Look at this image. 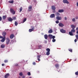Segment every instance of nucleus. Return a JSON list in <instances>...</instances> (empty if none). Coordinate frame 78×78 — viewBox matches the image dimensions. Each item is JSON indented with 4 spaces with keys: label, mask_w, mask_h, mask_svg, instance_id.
I'll return each instance as SVG.
<instances>
[{
    "label": "nucleus",
    "mask_w": 78,
    "mask_h": 78,
    "mask_svg": "<svg viewBox=\"0 0 78 78\" xmlns=\"http://www.w3.org/2000/svg\"><path fill=\"white\" fill-rule=\"evenodd\" d=\"M75 33V29H72L70 32H69V34L70 36H73V33Z\"/></svg>",
    "instance_id": "obj_1"
},
{
    "label": "nucleus",
    "mask_w": 78,
    "mask_h": 78,
    "mask_svg": "<svg viewBox=\"0 0 78 78\" xmlns=\"http://www.w3.org/2000/svg\"><path fill=\"white\" fill-rule=\"evenodd\" d=\"M10 12L12 14H16V12L14 11V10L12 8H11L10 9Z\"/></svg>",
    "instance_id": "obj_2"
},
{
    "label": "nucleus",
    "mask_w": 78,
    "mask_h": 78,
    "mask_svg": "<svg viewBox=\"0 0 78 78\" xmlns=\"http://www.w3.org/2000/svg\"><path fill=\"white\" fill-rule=\"evenodd\" d=\"M32 6L30 5V6H29V7H28V11H29V12H30V11H31L32 10Z\"/></svg>",
    "instance_id": "obj_3"
},
{
    "label": "nucleus",
    "mask_w": 78,
    "mask_h": 78,
    "mask_svg": "<svg viewBox=\"0 0 78 78\" xmlns=\"http://www.w3.org/2000/svg\"><path fill=\"white\" fill-rule=\"evenodd\" d=\"M9 42H10V40L8 38H6V44L7 45L9 43Z\"/></svg>",
    "instance_id": "obj_4"
},
{
    "label": "nucleus",
    "mask_w": 78,
    "mask_h": 78,
    "mask_svg": "<svg viewBox=\"0 0 78 78\" xmlns=\"http://www.w3.org/2000/svg\"><path fill=\"white\" fill-rule=\"evenodd\" d=\"M56 19L58 20H60L62 19V18H61V16H58L56 17Z\"/></svg>",
    "instance_id": "obj_5"
},
{
    "label": "nucleus",
    "mask_w": 78,
    "mask_h": 78,
    "mask_svg": "<svg viewBox=\"0 0 78 78\" xmlns=\"http://www.w3.org/2000/svg\"><path fill=\"white\" fill-rule=\"evenodd\" d=\"M63 2L64 3H66L67 4H69V2L67 0H63Z\"/></svg>",
    "instance_id": "obj_6"
},
{
    "label": "nucleus",
    "mask_w": 78,
    "mask_h": 78,
    "mask_svg": "<svg viewBox=\"0 0 78 78\" xmlns=\"http://www.w3.org/2000/svg\"><path fill=\"white\" fill-rule=\"evenodd\" d=\"M60 32L62 33H66V30H64L63 29H61L60 30Z\"/></svg>",
    "instance_id": "obj_7"
},
{
    "label": "nucleus",
    "mask_w": 78,
    "mask_h": 78,
    "mask_svg": "<svg viewBox=\"0 0 78 78\" xmlns=\"http://www.w3.org/2000/svg\"><path fill=\"white\" fill-rule=\"evenodd\" d=\"M58 25L59 27H63L64 26V25L61 23H59Z\"/></svg>",
    "instance_id": "obj_8"
},
{
    "label": "nucleus",
    "mask_w": 78,
    "mask_h": 78,
    "mask_svg": "<svg viewBox=\"0 0 78 78\" xmlns=\"http://www.w3.org/2000/svg\"><path fill=\"white\" fill-rule=\"evenodd\" d=\"M5 38L6 37H4V38H3L1 40V42H4L6 40V39H5Z\"/></svg>",
    "instance_id": "obj_9"
},
{
    "label": "nucleus",
    "mask_w": 78,
    "mask_h": 78,
    "mask_svg": "<svg viewBox=\"0 0 78 78\" xmlns=\"http://www.w3.org/2000/svg\"><path fill=\"white\" fill-rule=\"evenodd\" d=\"M55 17V15L54 14H51L50 16V17L51 18H53Z\"/></svg>",
    "instance_id": "obj_10"
},
{
    "label": "nucleus",
    "mask_w": 78,
    "mask_h": 78,
    "mask_svg": "<svg viewBox=\"0 0 78 78\" xmlns=\"http://www.w3.org/2000/svg\"><path fill=\"white\" fill-rule=\"evenodd\" d=\"M41 55H38L37 56V58L38 61H41V59H40V58H41Z\"/></svg>",
    "instance_id": "obj_11"
},
{
    "label": "nucleus",
    "mask_w": 78,
    "mask_h": 78,
    "mask_svg": "<svg viewBox=\"0 0 78 78\" xmlns=\"http://www.w3.org/2000/svg\"><path fill=\"white\" fill-rule=\"evenodd\" d=\"M9 74L8 73L5 75L4 76L5 78H8V77L9 76Z\"/></svg>",
    "instance_id": "obj_12"
},
{
    "label": "nucleus",
    "mask_w": 78,
    "mask_h": 78,
    "mask_svg": "<svg viewBox=\"0 0 78 78\" xmlns=\"http://www.w3.org/2000/svg\"><path fill=\"white\" fill-rule=\"evenodd\" d=\"M8 20L9 21V22H12V20H13V19H12L11 17H9L8 19Z\"/></svg>",
    "instance_id": "obj_13"
},
{
    "label": "nucleus",
    "mask_w": 78,
    "mask_h": 78,
    "mask_svg": "<svg viewBox=\"0 0 78 78\" xmlns=\"http://www.w3.org/2000/svg\"><path fill=\"white\" fill-rule=\"evenodd\" d=\"M71 27L72 29H75L76 26L75 25H73V24H72L71 25Z\"/></svg>",
    "instance_id": "obj_14"
},
{
    "label": "nucleus",
    "mask_w": 78,
    "mask_h": 78,
    "mask_svg": "<svg viewBox=\"0 0 78 78\" xmlns=\"http://www.w3.org/2000/svg\"><path fill=\"white\" fill-rule=\"evenodd\" d=\"M2 34L3 36H4V37H5V36L6 35V32H2Z\"/></svg>",
    "instance_id": "obj_15"
},
{
    "label": "nucleus",
    "mask_w": 78,
    "mask_h": 78,
    "mask_svg": "<svg viewBox=\"0 0 78 78\" xmlns=\"http://www.w3.org/2000/svg\"><path fill=\"white\" fill-rule=\"evenodd\" d=\"M14 37V35L13 34H12L10 37V39H13V38Z\"/></svg>",
    "instance_id": "obj_16"
},
{
    "label": "nucleus",
    "mask_w": 78,
    "mask_h": 78,
    "mask_svg": "<svg viewBox=\"0 0 78 78\" xmlns=\"http://www.w3.org/2000/svg\"><path fill=\"white\" fill-rule=\"evenodd\" d=\"M51 9L52 10H55L56 9V7L52 5L51 6Z\"/></svg>",
    "instance_id": "obj_17"
},
{
    "label": "nucleus",
    "mask_w": 78,
    "mask_h": 78,
    "mask_svg": "<svg viewBox=\"0 0 78 78\" xmlns=\"http://www.w3.org/2000/svg\"><path fill=\"white\" fill-rule=\"evenodd\" d=\"M45 39H48V35L47 34H45L44 36Z\"/></svg>",
    "instance_id": "obj_18"
},
{
    "label": "nucleus",
    "mask_w": 78,
    "mask_h": 78,
    "mask_svg": "<svg viewBox=\"0 0 78 78\" xmlns=\"http://www.w3.org/2000/svg\"><path fill=\"white\" fill-rule=\"evenodd\" d=\"M7 16L6 15H5L4 16H3L2 19L3 20H5L6 19V18Z\"/></svg>",
    "instance_id": "obj_19"
},
{
    "label": "nucleus",
    "mask_w": 78,
    "mask_h": 78,
    "mask_svg": "<svg viewBox=\"0 0 78 78\" xmlns=\"http://www.w3.org/2000/svg\"><path fill=\"white\" fill-rule=\"evenodd\" d=\"M5 47V45L4 44H2L1 45V47L2 48H4Z\"/></svg>",
    "instance_id": "obj_20"
},
{
    "label": "nucleus",
    "mask_w": 78,
    "mask_h": 78,
    "mask_svg": "<svg viewBox=\"0 0 78 78\" xmlns=\"http://www.w3.org/2000/svg\"><path fill=\"white\" fill-rule=\"evenodd\" d=\"M38 47L39 48L38 49H41V48H42V45H38Z\"/></svg>",
    "instance_id": "obj_21"
},
{
    "label": "nucleus",
    "mask_w": 78,
    "mask_h": 78,
    "mask_svg": "<svg viewBox=\"0 0 78 78\" xmlns=\"http://www.w3.org/2000/svg\"><path fill=\"white\" fill-rule=\"evenodd\" d=\"M58 12H64V10L62 9L61 10H59L58 11Z\"/></svg>",
    "instance_id": "obj_22"
},
{
    "label": "nucleus",
    "mask_w": 78,
    "mask_h": 78,
    "mask_svg": "<svg viewBox=\"0 0 78 78\" xmlns=\"http://www.w3.org/2000/svg\"><path fill=\"white\" fill-rule=\"evenodd\" d=\"M20 9V12L22 11V10H23V7H20V8L19 9Z\"/></svg>",
    "instance_id": "obj_23"
},
{
    "label": "nucleus",
    "mask_w": 78,
    "mask_h": 78,
    "mask_svg": "<svg viewBox=\"0 0 78 78\" xmlns=\"http://www.w3.org/2000/svg\"><path fill=\"white\" fill-rule=\"evenodd\" d=\"M48 36L49 38H50V39H52V36H53V35H51V34H49L48 35Z\"/></svg>",
    "instance_id": "obj_24"
},
{
    "label": "nucleus",
    "mask_w": 78,
    "mask_h": 78,
    "mask_svg": "<svg viewBox=\"0 0 78 78\" xmlns=\"http://www.w3.org/2000/svg\"><path fill=\"white\" fill-rule=\"evenodd\" d=\"M53 32V31L51 29L50 30L48 31V33L50 34V33H52Z\"/></svg>",
    "instance_id": "obj_25"
},
{
    "label": "nucleus",
    "mask_w": 78,
    "mask_h": 78,
    "mask_svg": "<svg viewBox=\"0 0 78 78\" xmlns=\"http://www.w3.org/2000/svg\"><path fill=\"white\" fill-rule=\"evenodd\" d=\"M8 2L9 3H14V1H13V0H12V1H9Z\"/></svg>",
    "instance_id": "obj_26"
},
{
    "label": "nucleus",
    "mask_w": 78,
    "mask_h": 78,
    "mask_svg": "<svg viewBox=\"0 0 78 78\" xmlns=\"http://www.w3.org/2000/svg\"><path fill=\"white\" fill-rule=\"evenodd\" d=\"M55 67H56L57 69H58V68L59 67V65L58 64H56V65H55Z\"/></svg>",
    "instance_id": "obj_27"
},
{
    "label": "nucleus",
    "mask_w": 78,
    "mask_h": 78,
    "mask_svg": "<svg viewBox=\"0 0 78 78\" xmlns=\"http://www.w3.org/2000/svg\"><path fill=\"white\" fill-rule=\"evenodd\" d=\"M15 26H17V25H18V23H17V22L15 21Z\"/></svg>",
    "instance_id": "obj_28"
},
{
    "label": "nucleus",
    "mask_w": 78,
    "mask_h": 78,
    "mask_svg": "<svg viewBox=\"0 0 78 78\" xmlns=\"http://www.w3.org/2000/svg\"><path fill=\"white\" fill-rule=\"evenodd\" d=\"M46 51H47L48 52H50V49L49 48H48L46 49Z\"/></svg>",
    "instance_id": "obj_29"
},
{
    "label": "nucleus",
    "mask_w": 78,
    "mask_h": 78,
    "mask_svg": "<svg viewBox=\"0 0 78 78\" xmlns=\"http://www.w3.org/2000/svg\"><path fill=\"white\" fill-rule=\"evenodd\" d=\"M50 52L47 51L46 52V55H47V56H48V55H50Z\"/></svg>",
    "instance_id": "obj_30"
},
{
    "label": "nucleus",
    "mask_w": 78,
    "mask_h": 78,
    "mask_svg": "<svg viewBox=\"0 0 78 78\" xmlns=\"http://www.w3.org/2000/svg\"><path fill=\"white\" fill-rule=\"evenodd\" d=\"M56 14L57 16H60V14L58 12H56Z\"/></svg>",
    "instance_id": "obj_31"
},
{
    "label": "nucleus",
    "mask_w": 78,
    "mask_h": 78,
    "mask_svg": "<svg viewBox=\"0 0 78 78\" xmlns=\"http://www.w3.org/2000/svg\"><path fill=\"white\" fill-rule=\"evenodd\" d=\"M33 31V30L31 29H30L29 30V32H30V33H31V31Z\"/></svg>",
    "instance_id": "obj_32"
},
{
    "label": "nucleus",
    "mask_w": 78,
    "mask_h": 78,
    "mask_svg": "<svg viewBox=\"0 0 78 78\" xmlns=\"http://www.w3.org/2000/svg\"><path fill=\"white\" fill-rule=\"evenodd\" d=\"M27 20V18H25L23 20V22L24 23V22H25V21Z\"/></svg>",
    "instance_id": "obj_33"
},
{
    "label": "nucleus",
    "mask_w": 78,
    "mask_h": 78,
    "mask_svg": "<svg viewBox=\"0 0 78 78\" xmlns=\"http://www.w3.org/2000/svg\"><path fill=\"white\" fill-rule=\"evenodd\" d=\"M73 22H75L76 21V20H75V18H73L72 19Z\"/></svg>",
    "instance_id": "obj_34"
},
{
    "label": "nucleus",
    "mask_w": 78,
    "mask_h": 78,
    "mask_svg": "<svg viewBox=\"0 0 78 78\" xmlns=\"http://www.w3.org/2000/svg\"><path fill=\"white\" fill-rule=\"evenodd\" d=\"M31 29H31L33 31V30H34V27H31Z\"/></svg>",
    "instance_id": "obj_35"
},
{
    "label": "nucleus",
    "mask_w": 78,
    "mask_h": 78,
    "mask_svg": "<svg viewBox=\"0 0 78 78\" xmlns=\"http://www.w3.org/2000/svg\"><path fill=\"white\" fill-rule=\"evenodd\" d=\"M22 75H23L22 73H20L19 75H20V76H22Z\"/></svg>",
    "instance_id": "obj_36"
},
{
    "label": "nucleus",
    "mask_w": 78,
    "mask_h": 78,
    "mask_svg": "<svg viewBox=\"0 0 78 78\" xmlns=\"http://www.w3.org/2000/svg\"><path fill=\"white\" fill-rule=\"evenodd\" d=\"M69 51H70V52H72V49H69Z\"/></svg>",
    "instance_id": "obj_37"
},
{
    "label": "nucleus",
    "mask_w": 78,
    "mask_h": 78,
    "mask_svg": "<svg viewBox=\"0 0 78 78\" xmlns=\"http://www.w3.org/2000/svg\"><path fill=\"white\" fill-rule=\"evenodd\" d=\"M76 38L77 39H78V35L77 34L76 36Z\"/></svg>",
    "instance_id": "obj_38"
},
{
    "label": "nucleus",
    "mask_w": 78,
    "mask_h": 78,
    "mask_svg": "<svg viewBox=\"0 0 78 78\" xmlns=\"http://www.w3.org/2000/svg\"><path fill=\"white\" fill-rule=\"evenodd\" d=\"M55 41H56V39H53L52 40V42H55Z\"/></svg>",
    "instance_id": "obj_39"
},
{
    "label": "nucleus",
    "mask_w": 78,
    "mask_h": 78,
    "mask_svg": "<svg viewBox=\"0 0 78 78\" xmlns=\"http://www.w3.org/2000/svg\"><path fill=\"white\" fill-rule=\"evenodd\" d=\"M28 75H31V73L30 72H29L27 73Z\"/></svg>",
    "instance_id": "obj_40"
},
{
    "label": "nucleus",
    "mask_w": 78,
    "mask_h": 78,
    "mask_svg": "<svg viewBox=\"0 0 78 78\" xmlns=\"http://www.w3.org/2000/svg\"><path fill=\"white\" fill-rule=\"evenodd\" d=\"M75 75H78V71H77L75 73Z\"/></svg>",
    "instance_id": "obj_41"
},
{
    "label": "nucleus",
    "mask_w": 78,
    "mask_h": 78,
    "mask_svg": "<svg viewBox=\"0 0 78 78\" xmlns=\"http://www.w3.org/2000/svg\"><path fill=\"white\" fill-rule=\"evenodd\" d=\"M52 38L53 39H55V36H52Z\"/></svg>",
    "instance_id": "obj_42"
},
{
    "label": "nucleus",
    "mask_w": 78,
    "mask_h": 78,
    "mask_svg": "<svg viewBox=\"0 0 78 78\" xmlns=\"http://www.w3.org/2000/svg\"><path fill=\"white\" fill-rule=\"evenodd\" d=\"M4 62H5V63H6V62H8V60H5L4 61Z\"/></svg>",
    "instance_id": "obj_43"
},
{
    "label": "nucleus",
    "mask_w": 78,
    "mask_h": 78,
    "mask_svg": "<svg viewBox=\"0 0 78 78\" xmlns=\"http://www.w3.org/2000/svg\"><path fill=\"white\" fill-rule=\"evenodd\" d=\"M59 22V21L58 20H57L56 21V23H58Z\"/></svg>",
    "instance_id": "obj_44"
},
{
    "label": "nucleus",
    "mask_w": 78,
    "mask_h": 78,
    "mask_svg": "<svg viewBox=\"0 0 78 78\" xmlns=\"http://www.w3.org/2000/svg\"><path fill=\"white\" fill-rule=\"evenodd\" d=\"M3 38V37L2 36H0V39H2Z\"/></svg>",
    "instance_id": "obj_45"
},
{
    "label": "nucleus",
    "mask_w": 78,
    "mask_h": 78,
    "mask_svg": "<svg viewBox=\"0 0 78 78\" xmlns=\"http://www.w3.org/2000/svg\"><path fill=\"white\" fill-rule=\"evenodd\" d=\"M65 20H67V18L66 17H65Z\"/></svg>",
    "instance_id": "obj_46"
},
{
    "label": "nucleus",
    "mask_w": 78,
    "mask_h": 78,
    "mask_svg": "<svg viewBox=\"0 0 78 78\" xmlns=\"http://www.w3.org/2000/svg\"><path fill=\"white\" fill-rule=\"evenodd\" d=\"M52 12L53 13H55V12H56V11H55V10H53V11H52Z\"/></svg>",
    "instance_id": "obj_47"
},
{
    "label": "nucleus",
    "mask_w": 78,
    "mask_h": 78,
    "mask_svg": "<svg viewBox=\"0 0 78 78\" xmlns=\"http://www.w3.org/2000/svg\"><path fill=\"white\" fill-rule=\"evenodd\" d=\"M33 65H36V62H34L33 63Z\"/></svg>",
    "instance_id": "obj_48"
},
{
    "label": "nucleus",
    "mask_w": 78,
    "mask_h": 78,
    "mask_svg": "<svg viewBox=\"0 0 78 78\" xmlns=\"http://www.w3.org/2000/svg\"><path fill=\"white\" fill-rule=\"evenodd\" d=\"M75 19H76V20L78 19V16H76L75 17Z\"/></svg>",
    "instance_id": "obj_49"
},
{
    "label": "nucleus",
    "mask_w": 78,
    "mask_h": 78,
    "mask_svg": "<svg viewBox=\"0 0 78 78\" xmlns=\"http://www.w3.org/2000/svg\"><path fill=\"white\" fill-rule=\"evenodd\" d=\"M13 20H15L16 19L15 17H13Z\"/></svg>",
    "instance_id": "obj_50"
},
{
    "label": "nucleus",
    "mask_w": 78,
    "mask_h": 78,
    "mask_svg": "<svg viewBox=\"0 0 78 78\" xmlns=\"http://www.w3.org/2000/svg\"><path fill=\"white\" fill-rule=\"evenodd\" d=\"M77 41V39H75L74 40V42H76V41Z\"/></svg>",
    "instance_id": "obj_51"
},
{
    "label": "nucleus",
    "mask_w": 78,
    "mask_h": 78,
    "mask_svg": "<svg viewBox=\"0 0 78 78\" xmlns=\"http://www.w3.org/2000/svg\"><path fill=\"white\" fill-rule=\"evenodd\" d=\"M2 17L0 16V21H1V20H2Z\"/></svg>",
    "instance_id": "obj_52"
},
{
    "label": "nucleus",
    "mask_w": 78,
    "mask_h": 78,
    "mask_svg": "<svg viewBox=\"0 0 78 78\" xmlns=\"http://www.w3.org/2000/svg\"><path fill=\"white\" fill-rule=\"evenodd\" d=\"M2 66H5V64H2Z\"/></svg>",
    "instance_id": "obj_53"
},
{
    "label": "nucleus",
    "mask_w": 78,
    "mask_h": 78,
    "mask_svg": "<svg viewBox=\"0 0 78 78\" xmlns=\"http://www.w3.org/2000/svg\"><path fill=\"white\" fill-rule=\"evenodd\" d=\"M76 5L77 6H78V2H77L76 3Z\"/></svg>",
    "instance_id": "obj_54"
},
{
    "label": "nucleus",
    "mask_w": 78,
    "mask_h": 78,
    "mask_svg": "<svg viewBox=\"0 0 78 78\" xmlns=\"http://www.w3.org/2000/svg\"><path fill=\"white\" fill-rule=\"evenodd\" d=\"M76 30H78V27L76 28Z\"/></svg>",
    "instance_id": "obj_55"
},
{
    "label": "nucleus",
    "mask_w": 78,
    "mask_h": 78,
    "mask_svg": "<svg viewBox=\"0 0 78 78\" xmlns=\"http://www.w3.org/2000/svg\"><path fill=\"white\" fill-rule=\"evenodd\" d=\"M25 76H22V78H25Z\"/></svg>",
    "instance_id": "obj_56"
},
{
    "label": "nucleus",
    "mask_w": 78,
    "mask_h": 78,
    "mask_svg": "<svg viewBox=\"0 0 78 78\" xmlns=\"http://www.w3.org/2000/svg\"><path fill=\"white\" fill-rule=\"evenodd\" d=\"M76 33H77V34H78V30H77V31H76Z\"/></svg>",
    "instance_id": "obj_57"
},
{
    "label": "nucleus",
    "mask_w": 78,
    "mask_h": 78,
    "mask_svg": "<svg viewBox=\"0 0 78 78\" xmlns=\"http://www.w3.org/2000/svg\"><path fill=\"white\" fill-rule=\"evenodd\" d=\"M19 78H20V77H19Z\"/></svg>",
    "instance_id": "obj_58"
},
{
    "label": "nucleus",
    "mask_w": 78,
    "mask_h": 78,
    "mask_svg": "<svg viewBox=\"0 0 78 78\" xmlns=\"http://www.w3.org/2000/svg\"><path fill=\"white\" fill-rule=\"evenodd\" d=\"M17 66H18V64H17Z\"/></svg>",
    "instance_id": "obj_59"
}]
</instances>
